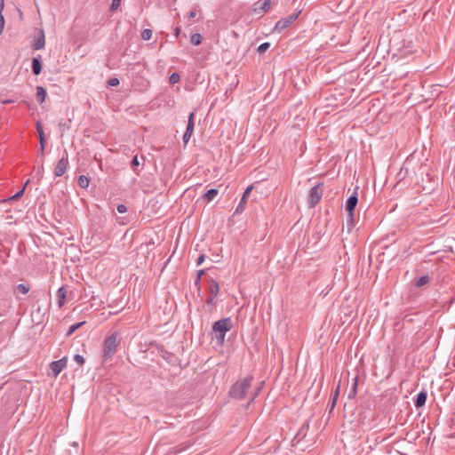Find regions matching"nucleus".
I'll use <instances>...</instances> for the list:
<instances>
[{"label": "nucleus", "instance_id": "obj_1", "mask_svg": "<svg viewBox=\"0 0 455 455\" xmlns=\"http://www.w3.org/2000/svg\"><path fill=\"white\" fill-rule=\"evenodd\" d=\"M233 327L232 320L229 317L221 318L212 324V332L218 345L222 346L225 341L226 333Z\"/></svg>", "mask_w": 455, "mask_h": 455}, {"label": "nucleus", "instance_id": "obj_2", "mask_svg": "<svg viewBox=\"0 0 455 455\" xmlns=\"http://www.w3.org/2000/svg\"><path fill=\"white\" fill-rule=\"evenodd\" d=\"M252 376H247L244 379L237 380L229 390V395L235 399H243L249 388L251 386Z\"/></svg>", "mask_w": 455, "mask_h": 455}, {"label": "nucleus", "instance_id": "obj_3", "mask_svg": "<svg viewBox=\"0 0 455 455\" xmlns=\"http://www.w3.org/2000/svg\"><path fill=\"white\" fill-rule=\"evenodd\" d=\"M357 189H358V188H355L353 194L347 199V202H346L345 209L347 212V227L348 232H350L355 226L354 212H355V209L358 203Z\"/></svg>", "mask_w": 455, "mask_h": 455}, {"label": "nucleus", "instance_id": "obj_4", "mask_svg": "<svg viewBox=\"0 0 455 455\" xmlns=\"http://www.w3.org/2000/svg\"><path fill=\"white\" fill-rule=\"evenodd\" d=\"M118 344V335L116 332L109 335L103 343L102 357L104 361L108 360L116 353Z\"/></svg>", "mask_w": 455, "mask_h": 455}, {"label": "nucleus", "instance_id": "obj_5", "mask_svg": "<svg viewBox=\"0 0 455 455\" xmlns=\"http://www.w3.org/2000/svg\"><path fill=\"white\" fill-rule=\"evenodd\" d=\"M323 183H317L309 190L308 204L311 208H314L320 202L323 194Z\"/></svg>", "mask_w": 455, "mask_h": 455}, {"label": "nucleus", "instance_id": "obj_6", "mask_svg": "<svg viewBox=\"0 0 455 455\" xmlns=\"http://www.w3.org/2000/svg\"><path fill=\"white\" fill-rule=\"evenodd\" d=\"M299 13L300 12L291 13L287 17L279 20L275 25L274 31L280 33L283 29L289 28L298 19Z\"/></svg>", "mask_w": 455, "mask_h": 455}, {"label": "nucleus", "instance_id": "obj_7", "mask_svg": "<svg viewBox=\"0 0 455 455\" xmlns=\"http://www.w3.org/2000/svg\"><path fill=\"white\" fill-rule=\"evenodd\" d=\"M68 166V153L65 150L64 156L59 160L54 169V175L56 177H61L67 171Z\"/></svg>", "mask_w": 455, "mask_h": 455}, {"label": "nucleus", "instance_id": "obj_8", "mask_svg": "<svg viewBox=\"0 0 455 455\" xmlns=\"http://www.w3.org/2000/svg\"><path fill=\"white\" fill-rule=\"evenodd\" d=\"M67 359L66 357L53 361L50 363V370L54 377H57L60 371L66 367Z\"/></svg>", "mask_w": 455, "mask_h": 455}, {"label": "nucleus", "instance_id": "obj_9", "mask_svg": "<svg viewBox=\"0 0 455 455\" xmlns=\"http://www.w3.org/2000/svg\"><path fill=\"white\" fill-rule=\"evenodd\" d=\"M271 5L270 0L258 1L253 4L252 12L256 14H261L268 11Z\"/></svg>", "mask_w": 455, "mask_h": 455}, {"label": "nucleus", "instance_id": "obj_10", "mask_svg": "<svg viewBox=\"0 0 455 455\" xmlns=\"http://www.w3.org/2000/svg\"><path fill=\"white\" fill-rule=\"evenodd\" d=\"M252 188H253V186L250 185L244 190L243 195V196H242V198H241V200H240V202H239V204H238V205H237V207H236V209L235 211V213H241L243 211L244 206H245V204L247 203V199H248V197H249Z\"/></svg>", "mask_w": 455, "mask_h": 455}, {"label": "nucleus", "instance_id": "obj_11", "mask_svg": "<svg viewBox=\"0 0 455 455\" xmlns=\"http://www.w3.org/2000/svg\"><path fill=\"white\" fill-rule=\"evenodd\" d=\"M145 163V157L141 156L140 157L138 156V155L134 156L132 162H131V168L132 171L139 175L140 170L139 167H143Z\"/></svg>", "mask_w": 455, "mask_h": 455}, {"label": "nucleus", "instance_id": "obj_12", "mask_svg": "<svg viewBox=\"0 0 455 455\" xmlns=\"http://www.w3.org/2000/svg\"><path fill=\"white\" fill-rule=\"evenodd\" d=\"M28 182H29V180H27V182L25 183V185L23 186V188L21 189H20L13 196L0 200V203L1 204H7V203H11V202L19 200L24 195V191H25L26 186L28 185Z\"/></svg>", "mask_w": 455, "mask_h": 455}, {"label": "nucleus", "instance_id": "obj_13", "mask_svg": "<svg viewBox=\"0 0 455 455\" xmlns=\"http://www.w3.org/2000/svg\"><path fill=\"white\" fill-rule=\"evenodd\" d=\"M45 45L44 33L43 30L39 31L38 36L34 40L32 47L35 50H41Z\"/></svg>", "mask_w": 455, "mask_h": 455}, {"label": "nucleus", "instance_id": "obj_14", "mask_svg": "<svg viewBox=\"0 0 455 455\" xmlns=\"http://www.w3.org/2000/svg\"><path fill=\"white\" fill-rule=\"evenodd\" d=\"M36 132L38 133L39 143L42 146V153H44L46 140H45V137H44V133L43 125L39 121H37L36 124Z\"/></svg>", "mask_w": 455, "mask_h": 455}, {"label": "nucleus", "instance_id": "obj_15", "mask_svg": "<svg viewBox=\"0 0 455 455\" xmlns=\"http://www.w3.org/2000/svg\"><path fill=\"white\" fill-rule=\"evenodd\" d=\"M427 397V392L426 391H420L416 395V397L414 399V406L417 409L422 407L426 403Z\"/></svg>", "mask_w": 455, "mask_h": 455}, {"label": "nucleus", "instance_id": "obj_16", "mask_svg": "<svg viewBox=\"0 0 455 455\" xmlns=\"http://www.w3.org/2000/svg\"><path fill=\"white\" fill-rule=\"evenodd\" d=\"M207 290L209 295H212V297H217L220 291L219 283L214 279H210Z\"/></svg>", "mask_w": 455, "mask_h": 455}, {"label": "nucleus", "instance_id": "obj_17", "mask_svg": "<svg viewBox=\"0 0 455 455\" xmlns=\"http://www.w3.org/2000/svg\"><path fill=\"white\" fill-rule=\"evenodd\" d=\"M32 72L34 75L38 76L42 71V63L40 58H33L31 64Z\"/></svg>", "mask_w": 455, "mask_h": 455}, {"label": "nucleus", "instance_id": "obj_18", "mask_svg": "<svg viewBox=\"0 0 455 455\" xmlns=\"http://www.w3.org/2000/svg\"><path fill=\"white\" fill-rule=\"evenodd\" d=\"M46 95V90L43 86L39 85L36 87V98L40 104H42L45 100Z\"/></svg>", "mask_w": 455, "mask_h": 455}, {"label": "nucleus", "instance_id": "obj_19", "mask_svg": "<svg viewBox=\"0 0 455 455\" xmlns=\"http://www.w3.org/2000/svg\"><path fill=\"white\" fill-rule=\"evenodd\" d=\"M67 296V291L64 287H60L57 291V297H58V305L59 307H62L65 303V299Z\"/></svg>", "mask_w": 455, "mask_h": 455}, {"label": "nucleus", "instance_id": "obj_20", "mask_svg": "<svg viewBox=\"0 0 455 455\" xmlns=\"http://www.w3.org/2000/svg\"><path fill=\"white\" fill-rule=\"evenodd\" d=\"M218 193V189L211 188L204 194L203 198H204L207 202H211L217 196Z\"/></svg>", "mask_w": 455, "mask_h": 455}, {"label": "nucleus", "instance_id": "obj_21", "mask_svg": "<svg viewBox=\"0 0 455 455\" xmlns=\"http://www.w3.org/2000/svg\"><path fill=\"white\" fill-rule=\"evenodd\" d=\"M195 113L192 112L189 114L188 116V124H187V129H186V132L193 134V132H194V126H195Z\"/></svg>", "mask_w": 455, "mask_h": 455}, {"label": "nucleus", "instance_id": "obj_22", "mask_svg": "<svg viewBox=\"0 0 455 455\" xmlns=\"http://www.w3.org/2000/svg\"><path fill=\"white\" fill-rule=\"evenodd\" d=\"M186 450H187L186 446H183V447L175 446L170 450L169 454L170 455H187V454H185Z\"/></svg>", "mask_w": 455, "mask_h": 455}, {"label": "nucleus", "instance_id": "obj_23", "mask_svg": "<svg viewBox=\"0 0 455 455\" xmlns=\"http://www.w3.org/2000/svg\"><path fill=\"white\" fill-rule=\"evenodd\" d=\"M90 180L85 175H80L78 178V185L82 188H87L89 187Z\"/></svg>", "mask_w": 455, "mask_h": 455}, {"label": "nucleus", "instance_id": "obj_24", "mask_svg": "<svg viewBox=\"0 0 455 455\" xmlns=\"http://www.w3.org/2000/svg\"><path fill=\"white\" fill-rule=\"evenodd\" d=\"M203 36L199 33H195L190 37V43L194 45H199L202 43Z\"/></svg>", "mask_w": 455, "mask_h": 455}, {"label": "nucleus", "instance_id": "obj_25", "mask_svg": "<svg viewBox=\"0 0 455 455\" xmlns=\"http://www.w3.org/2000/svg\"><path fill=\"white\" fill-rule=\"evenodd\" d=\"M29 290L30 286L28 284L20 283L16 286V291L23 295L28 293Z\"/></svg>", "mask_w": 455, "mask_h": 455}, {"label": "nucleus", "instance_id": "obj_26", "mask_svg": "<svg viewBox=\"0 0 455 455\" xmlns=\"http://www.w3.org/2000/svg\"><path fill=\"white\" fill-rule=\"evenodd\" d=\"M4 7V0H0V35L2 34L4 28V19L2 15V11Z\"/></svg>", "mask_w": 455, "mask_h": 455}, {"label": "nucleus", "instance_id": "obj_27", "mask_svg": "<svg viewBox=\"0 0 455 455\" xmlns=\"http://www.w3.org/2000/svg\"><path fill=\"white\" fill-rule=\"evenodd\" d=\"M84 324V322H79V323L70 325L68 330L67 336L72 335L77 329H79Z\"/></svg>", "mask_w": 455, "mask_h": 455}, {"label": "nucleus", "instance_id": "obj_28", "mask_svg": "<svg viewBox=\"0 0 455 455\" xmlns=\"http://www.w3.org/2000/svg\"><path fill=\"white\" fill-rule=\"evenodd\" d=\"M429 282V276L427 275H422L416 282L417 287H421Z\"/></svg>", "mask_w": 455, "mask_h": 455}, {"label": "nucleus", "instance_id": "obj_29", "mask_svg": "<svg viewBox=\"0 0 455 455\" xmlns=\"http://www.w3.org/2000/svg\"><path fill=\"white\" fill-rule=\"evenodd\" d=\"M162 356L164 360H166L169 363H173V361L176 359L173 354L167 351H164Z\"/></svg>", "mask_w": 455, "mask_h": 455}, {"label": "nucleus", "instance_id": "obj_30", "mask_svg": "<svg viewBox=\"0 0 455 455\" xmlns=\"http://www.w3.org/2000/svg\"><path fill=\"white\" fill-rule=\"evenodd\" d=\"M356 388H357V377H355L354 379V383H353L351 390L349 391L348 398H354L355 396Z\"/></svg>", "mask_w": 455, "mask_h": 455}, {"label": "nucleus", "instance_id": "obj_31", "mask_svg": "<svg viewBox=\"0 0 455 455\" xmlns=\"http://www.w3.org/2000/svg\"><path fill=\"white\" fill-rule=\"evenodd\" d=\"M151 37H152V30H151V29H149V28H145V29L141 32V38H142L144 41H148V40H149Z\"/></svg>", "mask_w": 455, "mask_h": 455}, {"label": "nucleus", "instance_id": "obj_32", "mask_svg": "<svg viewBox=\"0 0 455 455\" xmlns=\"http://www.w3.org/2000/svg\"><path fill=\"white\" fill-rule=\"evenodd\" d=\"M270 47V44L267 43V42H265V43H262L261 44L259 45V47L257 48V52L259 53H263L265 52L268 48Z\"/></svg>", "mask_w": 455, "mask_h": 455}, {"label": "nucleus", "instance_id": "obj_33", "mask_svg": "<svg viewBox=\"0 0 455 455\" xmlns=\"http://www.w3.org/2000/svg\"><path fill=\"white\" fill-rule=\"evenodd\" d=\"M180 79V76L178 73H172L169 77L170 83L172 84H177Z\"/></svg>", "mask_w": 455, "mask_h": 455}, {"label": "nucleus", "instance_id": "obj_34", "mask_svg": "<svg viewBox=\"0 0 455 455\" xmlns=\"http://www.w3.org/2000/svg\"><path fill=\"white\" fill-rule=\"evenodd\" d=\"M119 84H120V82L117 77H111L108 81V84L111 87L117 86Z\"/></svg>", "mask_w": 455, "mask_h": 455}, {"label": "nucleus", "instance_id": "obj_35", "mask_svg": "<svg viewBox=\"0 0 455 455\" xmlns=\"http://www.w3.org/2000/svg\"><path fill=\"white\" fill-rule=\"evenodd\" d=\"M74 360H75V361H76L79 365H83V364L84 363V362H85V360H84V356H83V355H78V354L75 355V356H74Z\"/></svg>", "mask_w": 455, "mask_h": 455}, {"label": "nucleus", "instance_id": "obj_36", "mask_svg": "<svg viewBox=\"0 0 455 455\" xmlns=\"http://www.w3.org/2000/svg\"><path fill=\"white\" fill-rule=\"evenodd\" d=\"M121 1L122 0H112L110 11H116L120 6Z\"/></svg>", "mask_w": 455, "mask_h": 455}, {"label": "nucleus", "instance_id": "obj_37", "mask_svg": "<svg viewBox=\"0 0 455 455\" xmlns=\"http://www.w3.org/2000/svg\"><path fill=\"white\" fill-rule=\"evenodd\" d=\"M336 403H337L336 398L331 397L329 403H328V407H330V412H331L333 411V409L335 408Z\"/></svg>", "mask_w": 455, "mask_h": 455}, {"label": "nucleus", "instance_id": "obj_38", "mask_svg": "<svg viewBox=\"0 0 455 455\" xmlns=\"http://www.w3.org/2000/svg\"><path fill=\"white\" fill-rule=\"evenodd\" d=\"M116 210L119 213H124L127 212V207L124 204H118Z\"/></svg>", "mask_w": 455, "mask_h": 455}, {"label": "nucleus", "instance_id": "obj_39", "mask_svg": "<svg viewBox=\"0 0 455 455\" xmlns=\"http://www.w3.org/2000/svg\"><path fill=\"white\" fill-rule=\"evenodd\" d=\"M191 136H192V134H191V133H189V132H185V133L183 134V138H182L183 142H184L185 144H187V143L189 141V140H190Z\"/></svg>", "mask_w": 455, "mask_h": 455}, {"label": "nucleus", "instance_id": "obj_40", "mask_svg": "<svg viewBox=\"0 0 455 455\" xmlns=\"http://www.w3.org/2000/svg\"><path fill=\"white\" fill-rule=\"evenodd\" d=\"M215 299L216 297H212V295H210L206 300L207 305H215Z\"/></svg>", "mask_w": 455, "mask_h": 455}, {"label": "nucleus", "instance_id": "obj_41", "mask_svg": "<svg viewBox=\"0 0 455 455\" xmlns=\"http://www.w3.org/2000/svg\"><path fill=\"white\" fill-rule=\"evenodd\" d=\"M205 256L204 254L200 255L196 259V265L200 266L204 261Z\"/></svg>", "mask_w": 455, "mask_h": 455}, {"label": "nucleus", "instance_id": "obj_42", "mask_svg": "<svg viewBox=\"0 0 455 455\" xmlns=\"http://www.w3.org/2000/svg\"><path fill=\"white\" fill-rule=\"evenodd\" d=\"M339 394V386L337 387L336 390L331 395V397H335L336 400H338Z\"/></svg>", "mask_w": 455, "mask_h": 455}, {"label": "nucleus", "instance_id": "obj_43", "mask_svg": "<svg viewBox=\"0 0 455 455\" xmlns=\"http://www.w3.org/2000/svg\"><path fill=\"white\" fill-rule=\"evenodd\" d=\"M196 16V10H191L188 13L189 19H194Z\"/></svg>", "mask_w": 455, "mask_h": 455}, {"label": "nucleus", "instance_id": "obj_44", "mask_svg": "<svg viewBox=\"0 0 455 455\" xmlns=\"http://www.w3.org/2000/svg\"><path fill=\"white\" fill-rule=\"evenodd\" d=\"M180 31H181L180 27H177V28H175L174 36H175V37H178V36H180Z\"/></svg>", "mask_w": 455, "mask_h": 455}, {"label": "nucleus", "instance_id": "obj_45", "mask_svg": "<svg viewBox=\"0 0 455 455\" xmlns=\"http://www.w3.org/2000/svg\"><path fill=\"white\" fill-rule=\"evenodd\" d=\"M205 270L202 269V270H199L198 273H197V277L201 278V276L204 274Z\"/></svg>", "mask_w": 455, "mask_h": 455}, {"label": "nucleus", "instance_id": "obj_46", "mask_svg": "<svg viewBox=\"0 0 455 455\" xmlns=\"http://www.w3.org/2000/svg\"><path fill=\"white\" fill-rule=\"evenodd\" d=\"M201 278L197 277L195 281V285L199 286Z\"/></svg>", "mask_w": 455, "mask_h": 455}, {"label": "nucleus", "instance_id": "obj_47", "mask_svg": "<svg viewBox=\"0 0 455 455\" xmlns=\"http://www.w3.org/2000/svg\"><path fill=\"white\" fill-rule=\"evenodd\" d=\"M259 391V388L255 392V394L252 395V397L251 398V401L254 400V398L257 396L258 393Z\"/></svg>", "mask_w": 455, "mask_h": 455}, {"label": "nucleus", "instance_id": "obj_48", "mask_svg": "<svg viewBox=\"0 0 455 455\" xmlns=\"http://www.w3.org/2000/svg\"><path fill=\"white\" fill-rule=\"evenodd\" d=\"M43 172H44V167H43V166H41V167L38 169V172H39V173H43Z\"/></svg>", "mask_w": 455, "mask_h": 455}, {"label": "nucleus", "instance_id": "obj_49", "mask_svg": "<svg viewBox=\"0 0 455 455\" xmlns=\"http://www.w3.org/2000/svg\"><path fill=\"white\" fill-rule=\"evenodd\" d=\"M39 152L43 155L44 153H42V146L40 145V149H39Z\"/></svg>", "mask_w": 455, "mask_h": 455}]
</instances>
